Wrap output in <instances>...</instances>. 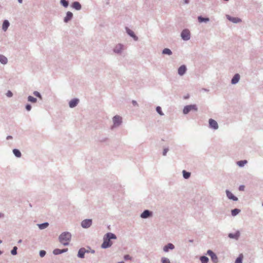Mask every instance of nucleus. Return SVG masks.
<instances>
[{"instance_id":"obj_8","label":"nucleus","mask_w":263,"mask_h":263,"mask_svg":"<svg viewBox=\"0 0 263 263\" xmlns=\"http://www.w3.org/2000/svg\"><path fill=\"white\" fill-rule=\"evenodd\" d=\"M209 124L210 127L214 129H216L218 127L217 122L213 119H211L209 120Z\"/></svg>"},{"instance_id":"obj_51","label":"nucleus","mask_w":263,"mask_h":263,"mask_svg":"<svg viewBox=\"0 0 263 263\" xmlns=\"http://www.w3.org/2000/svg\"><path fill=\"white\" fill-rule=\"evenodd\" d=\"M119 263H124V262H119Z\"/></svg>"},{"instance_id":"obj_22","label":"nucleus","mask_w":263,"mask_h":263,"mask_svg":"<svg viewBox=\"0 0 263 263\" xmlns=\"http://www.w3.org/2000/svg\"><path fill=\"white\" fill-rule=\"evenodd\" d=\"M13 153L16 157H17L18 158H20L21 157V155H22L21 153L20 152V151L18 149H14L13 150Z\"/></svg>"},{"instance_id":"obj_29","label":"nucleus","mask_w":263,"mask_h":263,"mask_svg":"<svg viewBox=\"0 0 263 263\" xmlns=\"http://www.w3.org/2000/svg\"><path fill=\"white\" fill-rule=\"evenodd\" d=\"M200 260L202 263H207L209 260V259L207 257L201 256L200 257Z\"/></svg>"},{"instance_id":"obj_3","label":"nucleus","mask_w":263,"mask_h":263,"mask_svg":"<svg viewBox=\"0 0 263 263\" xmlns=\"http://www.w3.org/2000/svg\"><path fill=\"white\" fill-rule=\"evenodd\" d=\"M191 110H197V107L196 105H190L185 106L183 108V112L184 114H187Z\"/></svg>"},{"instance_id":"obj_6","label":"nucleus","mask_w":263,"mask_h":263,"mask_svg":"<svg viewBox=\"0 0 263 263\" xmlns=\"http://www.w3.org/2000/svg\"><path fill=\"white\" fill-rule=\"evenodd\" d=\"M208 254L211 257V259L213 260L214 262H217L218 261V258L216 254L211 250H209L208 251Z\"/></svg>"},{"instance_id":"obj_43","label":"nucleus","mask_w":263,"mask_h":263,"mask_svg":"<svg viewBox=\"0 0 263 263\" xmlns=\"http://www.w3.org/2000/svg\"><path fill=\"white\" fill-rule=\"evenodd\" d=\"M26 108L28 111H29L31 108V106L29 104H28L26 106Z\"/></svg>"},{"instance_id":"obj_5","label":"nucleus","mask_w":263,"mask_h":263,"mask_svg":"<svg viewBox=\"0 0 263 263\" xmlns=\"http://www.w3.org/2000/svg\"><path fill=\"white\" fill-rule=\"evenodd\" d=\"M92 224L91 219H85L82 221L81 226L84 228H89Z\"/></svg>"},{"instance_id":"obj_23","label":"nucleus","mask_w":263,"mask_h":263,"mask_svg":"<svg viewBox=\"0 0 263 263\" xmlns=\"http://www.w3.org/2000/svg\"><path fill=\"white\" fill-rule=\"evenodd\" d=\"M0 62L4 64L7 63V59L3 55H0Z\"/></svg>"},{"instance_id":"obj_32","label":"nucleus","mask_w":263,"mask_h":263,"mask_svg":"<svg viewBox=\"0 0 263 263\" xmlns=\"http://www.w3.org/2000/svg\"><path fill=\"white\" fill-rule=\"evenodd\" d=\"M48 223L46 222V223H44L39 224V227L40 229H44L47 228L48 227Z\"/></svg>"},{"instance_id":"obj_1","label":"nucleus","mask_w":263,"mask_h":263,"mask_svg":"<svg viewBox=\"0 0 263 263\" xmlns=\"http://www.w3.org/2000/svg\"><path fill=\"white\" fill-rule=\"evenodd\" d=\"M111 239H116V236L115 234L108 233L104 237V241L102 244V248H107L110 247L112 245V242L110 241Z\"/></svg>"},{"instance_id":"obj_15","label":"nucleus","mask_w":263,"mask_h":263,"mask_svg":"<svg viewBox=\"0 0 263 263\" xmlns=\"http://www.w3.org/2000/svg\"><path fill=\"white\" fill-rule=\"evenodd\" d=\"M67 250H68L67 249H63V250H60V249H54L53 250V253L55 255H58V254H61V253H62L63 252H66Z\"/></svg>"},{"instance_id":"obj_38","label":"nucleus","mask_w":263,"mask_h":263,"mask_svg":"<svg viewBox=\"0 0 263 263\" xmlns=\"http://www.w3.org/2000/svg\"><path fill=\"white\" fill-rule=\"evenodd\" d=\"M17 247H14L13 249L11 251V254L12 255H16V251H17Z\"/></svg>"},{"instance_id":"obj_41","label":"nucleus","mask_w":263,"mask_h":263,"mask_svg":"<svg viewBox=\"0 0 263 263\" xmlns=\"http://www.w3.org/2000/svg\"><path fill=\"white\" fill-rule=\"evenodd\" d=\"M46 254V252L45 251H41L40 252V255L41 257H44Z\"/></svg>"},{"instance_id":"obj_39","label":"nucleus","mask_w":263,"mask_h":263,"mask_svg":"<svg viewBox=\"0 0 263 263\" xmlns=\"http://www.w3.org/2000/svg\"><path fill=\"white\" fill-rule=\"evenodd\" d=\"M33 94L35 96L37 97L40 98V99H42L41 96L39 92L34 91Z\"/></svg>"},{"instance_id":"obj_52","label":"nucleus","mask_w":263,"mask_h":263,"mask_svg":"<svg viewBox=\"0 0 263 263\" xmlns=\"http://www.w3.org/2000/svg\"><path fill=\"white\" fill-rule=\"evenodd\" d=\"M262 206H263V203H262Z\"/></svg>"},{"instance_id":"obj_37","label":"nucleus","mask_w":263,"mask_h":263,"mask_svg":"<svg viewBox=\"0 0 263 263\" xmlns=\"http://www.w3.org/2000/svg\"><path fill=\"white\" fill-rule=\"evenodd\" d=\"M61 3L65 7H67L68 5V3L66 0H61Z\"/></svg>"},{"instance_id":"obj_33","label":"nucleus","mask_w":263,"mask_h":263,"mask_svg":"<svg viewBox=\"0 0 263 263\" xmlns=\"http://www.w3.org/2000/svg\"><path fill=\"white\" fill-rule=\"evenodd\" d=\"M28 100L29 101L32 103H35L36 102V99L32 96H29L28 98Z\"/></svg>"},{"instance_id":"obj_16","label":"nucleus","mask_w":263,"mask_h":263,"mask_svg":"<svg viewBox=\"0 0 263 263\" xmlns=\"http://www.w3.org/2000/svg\"><path fill=\"white\" fill-rule=\"evenodd\" d=\"M151 215V213L148 211H144L141 215V217L143 218H146L149 217Z\"/></svg>"},{"instance_id":"obj_11","label":"nucleus","mask_w":263,"mask_h":263,"mask_svg":"<svg viewBox=\"0 0 263 263\" xmlns=\"http://www.w3.org/2000/svg\"><path fill=\"white\" fill-rule=\"evenodd\" d=\"M79 100L74 99L69 102V106L71 108L75 107L78 103Z\"/></svg>"},{"instance_id":"obj_24","label":"nucleus","mask_w":263,"mask_h":263,"mask_svg":"<svg viewBox=\"0 0 263 263\" xmlns=\"http://www.w3.org/2000/svg\"><path fill=\"white\" fill-rule=\"evenodd\" d=\"M247 163V160H241V161H239L237 162V164L240 167H242V166H244Z\"/></svg>"},{"instance_id":"obj_40","label":"nucleus","mask_w":263,"mask_h":263,"mask_svg":"<svg viewBox=\"0 0 263 263\" xmlns=\"http://www.w3.org/2000/svg\"><path fill=\"white\" fill-rule=\"evenodd\" d=\"M6 95L8 97H11L12 96L13 94L11 91L9 90L7 92Z\"/></svg>"},{"instance_id":"obj_14","label":"nucleus","mask_w":263,"mask_h":263,"mask_svg":"<svg viewBox=\"0 0 263 263\" xmlns=\"http://www.w3.org/2000/svg\"><path fill=\"white\" fill-rule=\"evenodd\" d=\"M72 16H73V14L71 12H70V11L67 12V14H66V16L64 18V21L65 22H68L69 20H70L72 18Z\"/></svg>"},{"instance_id":"obj_12","label":"nucleus","mask_w":263,"mask_h":263,"mask_svg":"<svg viewBox=\"0 0 263 263\" xmlns=\"http://www.w3.org/2000/svg\"><path fill=\"white\" fill-rule=\"evenodd\" d=\"M174 248V246L172 243H168L163 248L164 252H168L169 249L173 250Z\"/></svg>"},{"instance_id":"obj_20","label":"nucleus","mask_w":263,"mask_h":263,"mask_svg":"<svg viewBox=\"0 0 263 263\" xmlns=\"http://www.w3.org/2000/svg\"><path fill=\"white\" fill-rule=\"evenodd\" d=\"M72 7L76 10H80L81 8L80 4L77 2H75L73 3Z\"/></svg>"},{"instance_id":"obj_36","label":"nucleus","mask_w":263,"mask_h":263,"mask_svg":"<svg viewBox=\"0 0 263 263\" xmlns=\"http://www.w3.org/2000/svg\"><path fill=\"white\" fill-rule=\"evenodd\" d=\"M156 110L160 115H161V116L163 115V114L161 110V108L160 106L157 107Z\"/></svg>"},{"instance_id":"obj_25","label":"nucleus","mask_w":263,"mask_h":263,"mask_svg":"<svg viewBox=\"0 0 263 263\" xmlns=\"http://www.w3.org/2000/svg\"><path fill=\"white\" fill-rule=\"evenodd\" d=\"M122 46L120 44H119L117 46H116V47H115V48L114 49V51H115V52L118 53L122 50Z\"/></svg>"},{"instance_id":"obj_42","label":"nucleus","mask_w":263,"mask_h":263,"mask_svg":"<svg viewBox=\"0 0 263 263\" xmlns=\"http://www.w3.org/2000/svg\"><path fill=\"white\" fill-rule=\"evenodd\" d=\"M124 258L125 260H130L132 259V257L129 255H125Z\"/></svg>"},{"instance_id":"obj_31","label":"nucleus","mask_w":263,"mask_h":263,"mask_svg":"<svg viewBox=\"0 0 263 263\" xmlns=\"http://www.w3.org/2000/svg\"><path fill=\"white\" fill-rule=\"evenodd\" d=\"M243 258V255L240 254L239 256L236 259L235 263H242V260Z\"/></svg>"},{"instance_id":"obj_44","label":"nucleus","mask_w":263,"mask_h":263,"mask_svg":"<svg viewBox=\"0 0 263 263\" xmlns=\"http://www.w3.org/2000/svg\"><path fill=\"white\" fill-rule=\"evenodd\" d=\"M245 189V186L244 185H240L239 187V190L240 191H243Z\"/></svg>"},{"instance_id":"obj_48","label":"nucleus","mask_w":263,"mask_h":263,"mask_svg":"<svg viewBox=\"0 0 263 263\" xmlns=\"http://www.w3.org/2000/svg\"><path fill=\"white\" fill-rule=\"evenodd\" d=\"M18 2H19L20 3H22V2H23V0H18Z\"/></svg>"},{"instance_id":"obj_46","label":"nucleus","mask_w":263,"mask_h":263,"mask_svg":"<svg viewBox=\"0 0 263 263\" xmlns=\"http://www.w3.org/2000/svg\"><path fill=\"white\" fill-rule=\"evenodd\" d=\"M12 138V136H8L7 137V140H9V139H11Z\"/></svg>"},{"instance_id":"obj_47","label":"nucleus","mask_w":263,"mask_h":263,"mask_svg":"<svg viewBox=\"0 0 263 263\" xmlns=\"http://www.w3.org/2000/svg\"><path fill=\"white\" fill-rule=\"evenodd\" d=\"M133 104L134 105H137V103L136 102V101H133Z\"/></svg>"},{"instance_id":"obj_2","label":"nucleus","mask_w":263,"mask_h":263,"mask_svg":"<svg viewBox=\"0 0 263 263\" xmlns=\"http://www.w3.org/2000/svg\"><path fill=\"white\" fill-rule=\"evenodd\" d=\"M71 234L68 232H64L59 236V240L64 246L68 245L71 239Z\"/></svg>"},{"instance_id":"obj_10","label":"nucleus","mask_w":263,"mask_h":263,"mask_svg":"<svg viewBox=\"0 0 263 263\" xmlns=\"http://www.w3.org/2000/svg\"><path fill=\"white\" fill-rule=\"evenodd\" d=\"M226 193H227V197L229 199H232V200H233L234 201L237 200V199H238L236 197H235V196H234L231 192H230L229 191H227Z\"/></svg>"},{"instance_id":"obj_19","label":"nucleus","mask_w":263,"mask_h":263,"mask_svg":"<svg viewBox=\"0 0 263 263\" xmlns=\"http://www.w3.org/2000/svg\"><path fill=\"white\" fill-rule=\"evenodd\" d=\"M9 26V22L7 20L4 21V22H3V26H2L3 29L4 31H6L7 28H8Z\"/></svg>"},{"instance_id":"obj_4","label":"nucleus","mask_w":263,"mask_h":263,"mask_svg":"<svg viewBox=\"0 0 263 263\" xmlns=\"http://www.w3.org/2000/svg\"><path fill=\"white\" fill-rule=\"evenodd\" d=\"M181 37L184 40H188L190 38V33L188 30L185 29L181 32Z\"/></svg>"},{"instance_id":"obj_28","label":"nucleus","mask_w":263,"mask_h":263,"mask_svg":"<svg viewBox=\"0 0 263 263\" xmlns=\"http://www.w3.org/2000/svg\"><path fill=\"white\" fill-rule=\"evenodd\" d=\"M198 19L200 23H202L203 22H208L209 21V19L208 18H203L201 16H199Z\"/></svg>"},{"instance_id":"obj_9","label":"nucleus","mask_w":263,"mask_h":263,"mask_svg":"<svg viewBox=\"0 0 263 263\" xmlns=\"http://www.w3.org/2000/svg\"><path fill=\"white\" fill-rule=\"evenodd\" d=\"M186 67L184 65L181 66L178 69V73L180 76H182L186 71Z\"/></svg>"},{"instance_id":"obj_35","label":"nucleus","mask_w":263,"mask_h":263,"mask_svg":"<svg viewBox=\"0 0 263 263\" xmlns=\"http://www.w3.org/2000/svg\"><path fill=\"white\" fill-rule=\"evenodd\" d=\"M126 30H127V32L128 33V34L129 35H130L131 36L135 38V36L134 35V33L133 31H132L131 30H130L129 29H127Z\"/></svg>"},{"instance_id":"obj_26","label":"nucleus","mask_w":263,"mask_h":263,"mask_svg":"<svg viewBox=\"0 0 263 263\" xmlns=\"http://www.w3.org/2000/svg\"><path fill=\"white\" fill-rule=\"evenodd\" d=\"M182 173H183V177L185 179H187L190 177V175H191L190 173L187 172L184 170L183 171Z\"/></svg>"},{"instance_id":"obj_49","label":"nucleus","mask_w":263,"mask_h":263,"mask_svg":"<svg viewBox=\"0 0 263 263\" xmlns=\"http://www.w3.org/2000/svg\"><path fill=\"white\" fill-rule=\"evenodd\" d=\"M2 240H0V243H2Z\"/></svg>"},{"instance_id":"obj_34","label":"nucleus","mask_w":263,"mask_h":263,"mask_svg":"<svg viewBox=\"0 0 263 263\" xmlns=\"http://www.w3.org/2000/svg\"><path fill=\"white\" fill-rule=\"evenodd\" d=\"M161 261L162 263H171L170 260L166 257H162L161 259Z\"/></svg>"},{"instance_id":"obj_21","label":"nucleus","mask_w":263,"mask_h":263,"mask_svg":"<svg viewBox=\"0 0 263 263\" xmlns=\"http://www.w3.org/2000/svg\"><path fill=\"white\" fill-rule=\"evenodd\" d=\"M229 236L231 238L238 239V238L239 236V232H237L235 234L230 233V234H229Z\"/></svg>"},{"instance_id":"obj_17","label":"nucleus","mask_w":263,"mask_h":263,"mask_svg":"<svg viewBox=\"0 0 263 263\" xmlns=\"http://www.w3.org/2000/svg\"><path fill=\"white\" fill-rule=\"evenodd\" d=\"M86 250L84 248H81L78 252V256L80 258H84Z\"/></svg>"},{"instance_id":"obj_7","label":"nucleus","mask_w":263,"mask_h":263,"mask_svg":"<svg viewBox=\"0 0 263 263\" xmlns=\"http://www.w3.org/2000/svg\"><path fill=\"white\" fill-rule=\"evenodd\" d=\"M113 121L115 126H119L122 122V118L119 116H116L113 118Z\"/></svg>"},{"instance_id":"obj_13","label":"nucleus","mask_w":263,"mask_h":263,"mask_svg":"<svg viewBox=\"0 0 263 263\" xmlns=\"http://www.w3.org/2000/svg\"><path fill=\"white\" fill-rule=\"evenodd\" d=\"M239 79H240L239 75L238 74H236L233 77V79H232L231 83L233 84H236L239 81Z\"/></svg>"},{"instance_id":"obj_30","label":"nucleus","mask_w":263,"mask_h":263,"mask_svg":"<svg viewBox=\"0 0 263 263\" xmlns=\"http://www.w3.org/2000/svg\"><path fill=\"white\" fill-rule=\"evenodd\" d=\"M162 53L163 54H168V55H171L172 54V51H171V50L170 49H169L168 48H165L163 50Z\"/></svg>"},{"instance_id":"obj_27","label":"nucleus","mask_w":263,"mask_h":263,"mask_svg":"<svg viewBox=\"0 0 263 263\" xmlns=\"http://www.w3.org/2000/svg\"><path fill=\"white\" fill-rule=\"evenodd\" d=\"M240 212V210L237 209H235L231 211L232 215L234 216L237 215Z\"/></svg>"},{"instance_id":"obj_45","label":"nucleus","mask_w":263,"mask_h":263,"mask_svg":"<svg viewBox=\"0 0 263 263\" xmlns=\"http://www.w3.org/2000/svg\"><path fill=\"white\" fill-rule=\"evenodd\" d=\"M167 152V149H164L163 151V155H165Z\"/></svg>"},{"instance_id":"obj_50","label":"nucleus","mask_w":263,"mask_h":263,"mask_svg":"<svg viewBox=\"0 0 263 263\" xmlns=\"http://www.w3.org/2000/svg\"><path fill=\"white\" fill-rule=\"evenodd\" d=\"M2 254V252L0 251V254Z\"/></svg>"},{"instance_id":"obj_18","label":"nucleus","mask_w":263,"mask_h":263,"mask_svg":"<svg viewBox=\"0 0 263 263\" xmlns=\"http://www.w3.org/2000/svg\"><path fill=\"white\" fill-rule=\"evenodd\" d=\"M228 18L231 22L236 23L241 21L240 19L237 17H232L230 16H228Z\"/></svg>"}]
</instances>
